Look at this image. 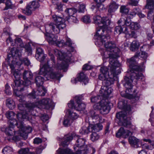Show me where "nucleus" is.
Masks as SVG:
<instances>
[{
	"label": "nucleus",
	"instance_id": "nucleus-1",
	"mask_svg": "<svg viewBox=\"0 0 154 154\" xmlns=\"http://www.w3.org/2000/svg\"><path fill=\"white\" fill-rule=\"evenodd\" d=\"M120 66V63L116 60H113L111 58L109 59L108 68L105 66L100 68V71L102 73L99 75V78L106 85V86H102L100 91V93L103 98H107L112 93V89L107 86L113 84L114 81L117 79V75L120 73L116 70V68Z\"/></svg>",
	"mask_w": 154,
	"mask_h": 154
},
{
	"label": "nucleus",
	"instance_id": "nucleus-12",
	"mask_svg": "<svg viewBox=\"0 0 154 154\" xmlns=\"http://www.w3.org/2000/svg\"><path fill=\"white\" fill-rule=\"evenodd\" d=\"M90 127L91 128V132H92L91 135V139L93 141H96L99 138V135L97 133L102 129L103 126L100 123L96 124L95 125H91Z\"/></svg>",
	"mask_w": 154,
	"mask_h": 154
},
{
	"label": "nucleus",
	"instance_id": "nucleus-30",
	"mask_svg": "<svg viewBox=\"0 0 154 154\" xmlns=\"http://www.w3.org/2000/svg\"><path fill=\"white\" fill-rule=\"evenodd\" d=\"M140 46L139 43L136 40L133 41L131 44L130 49L132 51H137Z\"/></svg>",
	"mask_w": 154,
	"mask_h": 154
},
{
	"label": "nucleus",
	"instance_id": "nucleus-5",
	"mask_svg": "<svg viewBox=\"0 0 154 154\" xmlns=\"http://www.w3.org/2000/svg\"><path fill=\"white\" fill-rule=\"evenodd\" d=\"M137 54L130 59L127 60V63L130 69V71L131 72L130 74V79L128 77H125V83L124 85L125 87L127 90L130 92L132 88V82H134L136 83L138 80H142L143 78V74L141 72H134V71H138L140 70V67L137 65L135 61V58L137 57Z\"/></svg>",
	"mask_w": 154,
	"mask_h": 154
},
{
	"label": "nucleus",
	"instance_id": "nucleus-49",
	"mask_svg": "<svg viewBox=\"0 0 154 154\" xmlns=\"http://www.w3.org/2000/svg\"><path fill=\"white\" fill-rule=\"evenodd\" d=\"M137 57H142L144 59H146L148 55L147 53H146L145 52L143 51H141V54H138V55H137Z\"/></svg>",
	"mask_w": 154,
	"mask_h": 154
},
{
	"label": "nucleus",
	"instance_id": "nucleus-46",
	"mask_svg": "<svg viewBox=\"0 0 154 154\" xmlns=\"http://www.w3.org/2000/svg\"><path fill=\"white\" fill-rule=\"evenodd\" d=\"M12 149L10 147L8 146L5 147L2 150L4 154H11Z\"/></svg>",
	"mask_w": 154,
	"mask_h": 154
},
{
	"label": "nucleus",
	"instance_id": "nucleus-39",
	"mask_svg": "<svg viewBox=\"0 0 154 154\" xmlns=\"http://www.w3.org/2000/svg\"><path fill=\"white\" fill-rule=\"evenodd\" d=\"M29 5L34 11L39 8L40 6L38 2L35 1H32Z\"/></svg>",
	"mask_w": 154,
	"mask_h": 154
},
{
	"label": "nucleus",
	"instance_id": "nucleus-22",
	"mask_svg": "<svg viewBox=\"0 0 154 154\" xmlns=\"http://www.w3.org/2000/svg\"><path fill=\"white\" fill-rule=\"evenodd\" d=\"M32 77V74L30 72L25 71L23 74V78L24 80V82L26 85L30 84L31 82L28 79H31Z\"/></svg>",
	"mask_w": 154,
	"mask_h": 154
},
{
	"label": "nucleus",
	"instance_id": "nucleus-63",
	"mask_svg": "<svg viewBox=\"0 0 154 154\" xmlns=\"http://www.w3.org/2000/svg\"><path fill=\"white\" fill-rule=\"evenodd\" d=\"M147 37L149 40L151 39L152 37V34L149 32H147Z\"/></svg>",
	"mask_w": 154,
	"mask_h": 154
},
{
	"label": "nucleus",
	"instance_id": "nucleus-44",
	"mask_svg": "<svg viewBox=\"0 0 154 154\" xmlns=\"http://www.w3.org/2000/svg\"><path fill=\"white\" fill-rule=\"evenodd\" d=\"M82 20L83 22L87 23L91 22L90 17L89 15H85L82 18Z\"/></svg>",
	"mask_w": 154,
	"mask_h": 154
},
{
	"label": "nucleus",
	"instance_id": "nucleus-55",
	"mask_svg": "<svg viewBox=\"0 0 154 154\" xmlns=\"http://www.w3.org/2000/svg\"><path fill=\"white\" fill-rule=\"evenodd\" d=\"M85 9V5L84 4L80 5L79 6V11L80 12H83Z\"/></svg>",
	"mask_w": 154,
	"mask_h": 154
},
{
	"label": "nucleus",
	"instance_id": "nucleus-42",
	"mask_svg": "<svg viewBox=\"0 0 154 154\" xmlns=\"http://www.w3.org/2000/svg\"><path fill=\"white\" fill-rule=\"evenodd\" d=\"M15 44L18 46H20L21 48L25 47L21 39L20 38H17L15 40Z\"/></svg>",
	"mask_w": 154,
	"mask_h": 154
},
{
	"label": "nucleus",
	"instance_id": "nucleus-32",
	"mask_svg": "<svg viewBox=\"0 0 154 154\" xmlns=\"http://www.w3.org/2000/svg\"><path fill=\"white\" fill-rule=\"evenodd\" d=\"M54 52L55 54L59 57L60 59L65 58L67 56L66 53L62 52L57 49L54 50Z\"/></svg>",
	"mask_w": 154,
	"mask_h": 154
},
{
	"label": "nucleus",
	"instance_id": "nucleus-13",
	"mask_svg": "<svg viewBox=\"0 0 154 154\" xmlns=\"http://www.w3.org/2000/svg\"><path fill=\"white\" fill-rule=\"evenodd\" d=\"M47 90L43 86L38 87L37 91L35 92L32 91L31 93L28 94V96L29 98L35 99L36 98V96H44L46 93Z\"/></svg>",
	"mask_w": 154,
	"mask_h": 154
},
{
	"label": "nucleus",
	"instance_id": "nucleus-11",
	"mask_svg": "<svg viewBox=\"0 0 154 154\" xmlns=\"http://www.w3.org/2000/svg\"><path fill=\"white\" fill-rule=\"evenodd\" d=\"M115 31L119 34L122 32L125 33L129 38H136L137 37V35L135 31L129 32L127 27L124 26H122V27L120 26H116L115 28Z\"/></svg>",
	"mask_w": 154,
	"mask_h": 154
},
{
	"label": "nucleus",
	"instance_id": "nucleus-41",
	"mask_svg": "<svg viewBox=\"0 0 154 154\" xmlns=\"http://www.w3.org/2000/svg\"><path fill=\"white\" fill-rule=\"evenodd\" d=\"M101 96L100 95H98L97 96L93 97L91 98V101L93 103H99V104L101 102Z\"/></svg>",
	"mask_w": 154,
	"mask_h": 154
},
{
	"label": "nucleus",
	"instance_id": "nucleus-54",
	"mask_svg": "<svg viewBox=\"0 0 154 154\" xmlns=\"http://www.w3.org/2000/svg\"><path fill=\"white\" fill-rule=\"evenodd\" d=\"M35 107V105L33 103H28L26 105V107L29 111H31Z\"/></svg>",
	"mask_w": 154,
	"mask_h": 154
},
{
	"label": "nucleus",
	"instance_id": "nucleus-9",
	"mask_svg": "<svg viewBox=\"0 0 154 154\" xmlns=\"http://www.w3.org/2000/svg\"><path fill=\"white\" fill-rule=\"evenodd\" d=\"M21 51H20L18 48H13L10 51V53L13 57H15V59H17L19 61H16V63L18 66L20 65L23 63L26 66H29L30 64L29 60L27 58H22L21 56Z\"/></svg>",
	"mask_w": 154,
	"mask_h": 154
},
{
	"label": "nucleus",
	"instance_id": "nucleus-19",
	"mask_svg": "<svg viewBox=\"0 0 154 154\" xmlns=\"http://www.w3.org/2000/svg\"><path fill=\"white\" fill-rule=\"evenodd\" d=\"M89 115L91 116L93 121V122H99L102 123L104 122L103 119L99 116L98 114L96 113L95 110H91L89 112Z\"/></svg>",
	"mask_w": 154,
	"mask_h": 154
},
{
	"label": "nucleus",
	"instance_id": "nucleus-24",
	"mask_svg": "<svg viewBox=\"0 0 154 154\" xmlns=\"http://www.w3.org/2000/svg\"><path fill=\"white\" fill-rule=\"evenodd\" d=\"M57 37L54 34H50L47 36V40L48 43L51 45H55L56 44Z\"/></svg>",
	"mask_w": 154,
	"mask_h": 154
},
{
	"label": "nucleus",
	"instance_id": "nucleus-51",
	"mask_svg": "<svg viewBox=\"0 0 154 154\" xmlns=\"http://www.w3.org/2000/svg\"><path fill=\"white\" fill-rule=\"evenodd\" d=\"M65 45V44L63 40H61L60 41H57V40L56 44H55V45L59 47H62Z\"/></svg>",
	"mask_w": 154,
	"mask_h": 154
},
{
	"label": "nucleus",
	"instance_id": "nucleus-43",
	"mask_svg": "<svg viewBox=\"0 0 154 154\" xmlns=\"http://www.w3.org/2000/svg\"><path fill=\"white\" fill-rule=\"evenodd\" d=\"M129 10L128 8L125 6H122L120 8V12L125 14H127L129 12Z\"/></svg>",
	"mask_w": 154,
	"mask_h": 154
},
{
	"label": "nucleus",
	"instance_id": "nucleus-21",
	"mask_svg": "<svg viewBox=\"0 0 154 154\" xmlns=\"http://www.w3.org/2000/svg\"><path fill=\"white\" fill-rule=\"evenodd\" d=\"M75 99L78 104V106L76 107V109L78 111H82L84 110L86 107L85 104L81 102L82 97L80 96H76Z\"/></svg>",
	"mask_w": 154,
	"mask_h": 154
},
{
	"label": "nucleus",
	"instance_id": "nucleus-56",
	"mask_svg": "<svg viewBox=\"0 0 154 154\" xmlns=\"http://www.w3.org/2000/svg\"><path fill=\"white\" fill-rule=\"evenodd\" d=\"M138 4V2L136 0H130L129 2V5L133 6H136Z\"/></svg>",
	"mask_w": 154,
	"mask_h": 154
},
{
	"label": "nucleus",
	"instance_id": "nucleus-31",
	"mask_svg": "<svg viewBox=\"0 0 154 154\" xmlns=\"http://www.w3.org/2000/svg\"><path fill=\"white\" fill-rule=\"evenodd\" d=\"M91 125H95L91 124L88 127L85 126H83L80 131V132L82 134H88L89 132H91V128L90 127Z\"/></svg>",
	"mask_w": 154,
	"mask_h": 154
},
{
	"label": "nucleus",
	"instance_id": "nucleus-14",
	"mask_svg": "<svg viewBox=\"0 0 154 154\" xmlns=\"http://www.w3.org/2000/svg\"><path fill=\"white\" fill-rule=\"evenodd\" d=\"M100 106V110L101 113L106 114L109 113L110 109V107L109 103L106 101V100L103 99L99 103Z\"/></svg>",
	"mask_w": 154,
	"mask_h": 154
},
{
	"label": "nucleus",
	"instance_id": "nucleus-61",
	"mask_svg": "<svg viewBox=\"0 0 154 154\" xmlns=\"http://www.w3.org/2000/svg\"><path fill=\"white\" fill-rule=\"evenodd\" d=\"M149 45H145L141 46L140 48V50L141 51H143L144 50H143V49L144 48V50L145 51H147L148 50L149 48Z\"/></svg>",
	"mask_w": 154,
	"mask_h": 154
},
{
	"label": "nucleus",
	"instance_id": "nucleus-59",
	"mask_svg": "<svg viewBox=\"0 0 154 154\" xmlns=\"http://www.w3.org/2000/svg\"><path fill=\"white\" fill-rule=\"evenodd\" d=\"M42 142V139L39 138H35L34 140L33 143L35 144H38Z\"/></svg>",
	"mask_w": 154,
	"mask_h": 154
},
{
	"label": "nucleus",
	"instance_id": "nucleus-34",
	"mask_svg": "<svg viewBox=\"0 0 154 154\" xmlns=\"http://www.w3.org/2000/svg\"><path fill=\"white\" fill-rule=\"evenodd\" d=\"M77 10L75 8H67L65 10V12L69 16V17L73 16L76 12Z\"/></svg>",
	"mask_w": 154,
	"mask_h": 154
},
{
	"label": "nucleus",
	"instance_id": "nucleus-62",
	"mask_svg": "<svg viewBox=\"0 0 154 154\" xmlns=\"http://www.w3.org/2000/svg\"><path fill=\"white\" fill-rule=\"evenodd\" d=\"M66 45H68L69 46H71L72 44L71 40L69 38H68L66 40Z\"/></svg>",
	"mask_w": 154,
	"mask_h": 154
},
{
	"label": "nucleus",
	"instance_id": "nucleus-26",
	"mask_svg": "<svg viewBox=\"0 0 154 154\" xmlns=\"http://www.w3.org/2000/svg\"><path fill=\"white\" fill-rule=\"evenodd\" d=\"M119 5L115 2H112L110 3L108 9L109 13L114 12L118 8Z\"/></svg>",
	"mask_w": 154,
	"mask_h": 154
},
{
	"label": "nucleus",
	"instance_id": "nucleus-6",
	"mask_svg": "<svg viewBox=\"0 0 154 154\" xmlns=\"http://www.w3.org/2000/svg\"><path fill=\"white\" fill-rule=\"evenodd\" d=\"M74 136L75 139H77L75 145L76 146L74 147L76 152L72 153L71 150L68 148L65 149L59 148L57 151L58 154H81L82 153V150L81 149H79V147L81 148V147L84 146L85 142V140L83 138H79L78 136H75L74 134H70L65 136L64 137V140L61 144L63 147L67 146L69 144V142L72 140Z\"/></svg>",
	"mask_w": 154,
	"mask_h": 154
},
{
	"label": "nucleus",
	"instance_id": "nucleus-37",
	"mask_svg": "<svg viewBox=\"0 0 154 154\" xmlns=\"http://www.w3.org/2000/svg\"><path fill=\"white\" fill-rule=\"evenodd\" d=\"M6 102L7 106L9 109H12L14 108L15 103L12 100L8 99L7 100Z\"/></svg>",
	"mask_w": 154,
	"mask_h": 154
},
{
	"label": "nucleus",
	"instance_id": "nucleus-47",
	"mask_svg": "<svg viewBox=\"0 0 154 154\" xmlns=\"http://www.w3.org/2000/svg\"><path fill=\"white\" fill-rule=\"evenodd\" d=\"M14 82L15 83V86H14L16 88L17 87L18 88H23L21 86H23L22 85H21V82L20 80V79H15L14 80Z\"/></svg>",
	"mask_w": 154,
	"mask_h": 154
},
{
	"label": "nucleus",
	"instance_id": "nucleus-64",
	"mask_svg": "<svg viewBox=\"0 0 154 154\" xmlns=\"http://www.w3.org/2000/svg\"><path fill=\"white\" fill-rule=\"evenodd\" d=\"M41 119L44 122H45L48 119V116H43L42 117Z\"/></svg>",
	"mask_w": 154,
	"mask_h": 154
},
{
	"label": "nucleus",
	"instance_id": "nucleus-38",
	"mask_svg": "<svg viewBox=\"0 0 154 154\" xmlns=\"http://www.w3.org/2000/svg\"><path fill=\"white\" fill-rule=\"evenodd\" d=\"M130 28L131 29L137 30L140 28V26L139 24L137 22H132V23L130 26Z\"/></svg>",
	"mask_w": 154,
	"mask_h": 154
},
{
	"label": "nucleus",
	"instance_id": "nucleus-35",
	"mask_svg": "<svg viewBox=\"0 0 154 154\" xmlns=\"http://www.w3.org/2000/svg\"><path fill=\"white\" fill-rule=\"evenodd\" d=\"M14 91V93L16 96L20 97L21 96V91L23 90V88H16L14 86H12Z\"/></svg>",
	"mask_w": 154,
	"mask_h": 154
},
{
	"label": "nucleus",
	"instance_id": "nucleus-52",
	"mask_svg": "<svg viewBox=\"0 0 154 154\" xmlns=\"http://www.w3.org/2000/svg\"><path fill=\"white\" fill-rule=\"evenodd\" d=\"M6 7L5 8L3 9L4 10H7L10 8H11V3L9 0H7L5 3Z\"/></svg>",
	"mask_w": 154,
	"mask_h": 154
},
{
	"label": "nucleus",
	"instance_id": "nucleus-8",
	"mask_svg": "<svg viewBox=\"0 0 154 154\" xmlns=\"http://www.w3.org/2000/svg\"><path fill=\"white\" fill-rule=\"evenodd\" d=\"M52 18L56 24L51 23L46 25L45 27L46 30L50 32L52 30L55 34H58L60 29H63L66 26L65 23V20L62 17L55 14L53 16Z\"/></svg>",
	"mask_w": 154,
	"mask_h": 154
},
{
	"label": "nucleus",
	"instance_id": "nucleus-25",
	"mask_svg": "<svg viewBox=\"0 0 154 154\" xmlns=\"http://www.w3.org/2000/svg\"><path fill=\"white\" fill-rule=\"evenodd\" d=\"M41 103L44 106L45 108L47 109H49L52 104V100L49 98L42 99L41 100Z\"/></svg>",
	"mask_w": 154,
	"mask_h": 154
},
{
	"label": "nucleus",
	"instance_id": "nucleus-17",
	"mask_svg": "<svg viewBox=\"0 0 154 154\" xmlns=\"http://www.w3.org/2000/svg\"><path fill=\"white\" fill-rule=\"evenodd\" d=\"M128 15H126V16L124 17L123 15H122V17L119 20L118 22V23L121 25L125 26H130L132 22H131V20L129 18Z\"/></svg>",
	"mask_w": 154,
	"mask_h": 154
},
{
	"label": "nucleus",
	"instance_id": "nucleus-57",
	"mask_svg": "<svg viewBox=\"0 0 154 154\" xmlns=\"http://www.w3.org/2000/svg\"><path fill=\"white\" fill-rule=\"evenodd\" d=\"M68 107L71 108L75 109L76 107L74 105V102L72 100H71L70 102L68 103Z\"/></svg>",
	"mask_w": 154,
	"mask_h": 154
},
{
	"label": "nucleus",
	"instance_id": "nucleus-3",
	"mask_svg": "<svg viewBox=\"0 0 154 154\" xmlns=\"http://www.w3.org/2000/svg\"><path fill=\"white\" fill-rule=\"evenodd\" d=\"M111 31L110 30H104L103 28H100L97 30L95 35L97 37V41L104 44L106 50L104 53L105 57L116 60L119 57V49L116 47L114 42H106V40L110 38V35Z\"/></svg>",
	"mask_w": 154,
	"mask_h": 154
},
{
	"label": "nucleus",
	"instance_id": "nucleus-2",
	"mask_svg": "<svg viewBox=\"0 0 154 154\" xmlns=\"http://www.w3.org/2000/svg\"><path fill=\"white\" fill-rule=\"evenodd\" d=\"M51 60H48L46 63L44 62L42 67L40 68L39 72L40 75H43L46 80L53 79L60 81L63 75L61 73L62 70L65 71L67 68V65L57 64L55 65V60L52 53L49 52Z\"/></svg>",
	"mask_w": 154,
	"mask_h": 154
},
{
	"label": "nucleus",
	"instance_id": "nucleus-15",
	"mask_svg": "<svg viewBox=\"0 0 154 154\" xmlns=\"http://www.w3.org/2000/svg\"><path fill=\"white\" fill-rule=\"evenodd\" d=\"M46 56L47 55L44 54L42 48H38L37 49L35 57L36 59L41 62L40 68L42 67L44 61Z\"/></svg>",
	"mask_w": 154,
	"mask_h": 154
},
{
	"label": "nucleus",
	"instance_id": "nucleus-20",
	"mask_svg": "<svg viewBox=\"0 0 154 154\" xmlns=\"http://www.w3.org/2000/svg\"><path fill=\"white\" fill-rule=\"evenodd\" d=\"M132 134V133L129 131L121 127L118 130V132L116 134V136L117 137L122 136L124 138H126Z\"/></svg>",
	"mask_w": 154,
	"mask_h": 154
},
{
	"label": "nucleus",
	"instance_id": "nucleus-33",
	"mask_svg": "<svg viewBox=\"0 0 154 154\" xmlns=\"http://www.w3.org/2000/svg\"><path fill=\"white\" fill-rule=\"evenodd\" d=\"M44 79V78L41 76H38L36 77L35 82L38 87L42 86Z\"/></svg>",
	"mask_w": 154,
	"mask_h": 154
},
{
	"label": "nucleus",
	"instance_id": "nucleus-48",
	"mask_svg": "<svg viewBox=\"0 0 154 154\" xmlns=\"http://www.w3.org/2000/svg\"><path fill=\"white\" fill-rule=\"evenodd\" d=\"M69 22L76 23L77 21V19L75 16H72L69 17L67 20Z\"/></svg>",
	"mask_w": 154,
	"mask_h": 154
},
{
	"label": "nucleus",
	"instance_id": "nucleus-29",
	"mask_svg": "<svg viewBox=\"0 0 154 154\" xmlns=\"http://www.w3.org/2000/svg\"><path fill=\"white\" fill-rule=\"evenodd\" d=\"M17 65L16 63L11 64V67L12 70V72L13 73V74L15 79H20V71L18 70L17 71H14V68L16 67Z\"/></svg>",
	"mask_w": 154,
	"mask_h": 154
},
{
	"label": "nucleus",
	"instance_id": "nucleus-28",
	"mask_svg": "<svg viewBox=\"0 0 154 154\" xmlns=\"http://www.w3.org/2000/svg\"><path fill=\"white\" fill-rule=\"evenodd\" d=\"M66 116H67L68 118L70 119L72 121L77 119L78 117L77 114L72 110H68L66 112Z\"/></svg>",
	"mask_w": 154,
	"mask_h": 154
},
{
	"label": "nucleus",
	"instance_id": "nucleus-50",
	"mask_svg": "<svg viewBox=\"0 0 154 154\" xmlns=\"http://www.w3.org/2000/svg\"><path fill=\"white\" fill-rule=\"evenodd\" d=\"M29 151V149L28 148H22L18 152L20 154H26Z\"/></svg>",
	"mask_w": 154,
	"mask_h": 154
},
{
	"label": "nucleus",
	"instance_id": "nucleus-4",
	"mask_svg": "<svg viewBox=\"0 0 154 154\" xmlns=\"http://www.w3.org/2000/svg\"><path fill=\"white\" fill-rule=\"evenodd\" d=\"M15 113L12 111H8L5 115L8 119L11 120L9 127L6 129V134L8 136H12L16 133L26 140L28 137V134L32 131L31 128L29 126L25 127L22 122H18L15 119H12Z\"/></svg>",
	"mask_w": 154,
	"mask_h": 154
},
{
	"label": "nucleus",
	"instance_id": "nucleus-16",
	"mask_svg": "<svg viewBox=\"0 0 154 154\" xmlns=\"http://www.w3.org/2000/svg\"><path fill=\"white\" fill-rule=\"evenodd\" d=\"M105 0H94L98 4L95 5H92L91 9L95 13L99 14L100 11L103 10V5L99 4L103 2Z\"/></svg>",
	"mask_w": 154,
	"mask_h": 154
},
{
	"label": "nucleus",
	"instance_id": "nucleus-58",
	"mask_svg": "<svg viewBox=\"0 0 154 154\" xmlns=\"http://www.w3.org/2000/svg\"><path fill=\"white\" fill-rule=\"evenodd\" d=\"M26 51L28 52L29 54H32V50L31 47L29 46H26L25 47Z\"/></svg>",
	"mask_w": 154,
	"mask_h": 154
},
{
	"label": "nucleus",
	"instance_id": "nucleus-60",
	"mask_svg": "<svg viewBox=\"0 0 154 154\" xmlns=\"http://www.w3.org/2000/svg\"><path fill=\"white\" fill-rule=\"evenodd\" d=\"M91 69V66L86 64L84 65L82 69L84 70H89Z\"/></svg>",
	"mask_w": 154,
	"mask_h": 154
},
{
	"label": "nucleus",
	"instance_id": "nucleus-18",
	"mask_svg": "<svg viewBox=\"0 0 154 154\" xmlns=\"http://www.w3.org/2000/svg\"><path fill=\"white\" fill-rule=\"evenodd\" d=\"M18 109L21 111H23L21 113H18L17 115V117L18 119V120H20L21 119H25L26 118L28 117V113H26V114H25V112L23 111L24 109V107L23 106V104L22 103H20L18 105Z\"/></svg>",
	"mask_w": 154,
	"mask_h": 154
},
{
	"label": "nucleus",
	"instance_id": "nucleus-36",
	"mask_svg": "<svg viewBox=\"0 0 154 154\" xmlns=\"http://www.w3.org/2000/svg\"><path fill=\"white\" fill-rule=\"evenodd\" d=\"M147 4L145 6V8L150 10H152L154 8V0H147Z\"/></svg>",
	"mask_w": 154,
	"mask_h": 154
},
{
	"label": "nucleus",
	"instance_id": "nucleus-45",
	"mask_svg": "<svg viewBox=\"0 0 154 154\" xmlns=\"http://www.w3.org/2000/svg\"><path fill=\"white\" fill-rule=\"evenodd\" d=\"M72 121L69 118H68L67 116H65V119L63 121V125L66 126H67L68 125H69L70 123L72 122Z\"/></svg>",
	"mask_w": 154,
	"mask_h": 154
},
{
	"label": "nucleus",
	"instance_id": "nucleus-40",
	"mask_svg": "<svg viewBox=\"0 0 154 154\" xmlns=\"http://www.w3.org/2000/svg\"><path fill=\"white\" fill-rule=\"evenodd\" d=\"M29 5H28L25 10H24L23 12L27 15H29L32 14V11H33Z\"/></svg>",
	"mask_w": 154,
	"mask_h": 154
},
{
	"label": "nucleus",
	"instance_id": "nucleus-7",
	"mask_svg": "<svg viewBox=\"0 0 154 154\" xmlns=\"http://www.w3.org/2000/svg\"><path fill=\"white\" fill-rule=\"evenodd\" d=\"M118 106L124 110L125 112L122 111L117 113L116 117L119 120V125H122L125 127L129 128L131 127V123L127 119L126 115L131 110V108L129 105H127L126 103H124L122 101L119 103Z\"/></svg>",
	"mask_w": 154,
	"mask_h": 154
},
{
	"label": "nucleus",
	"instance_id": "nucleus-23",
	"mask_svg": "<svg viewBox=\"0 0 154 154\" xmlns=\"http://www.w3.org/2000/svg\"><path fill=\"white\" fill-rule=\"evenodd\" d=\"M128 141L132 146L136 148L139 147V143H140L139 140L134 136L130 137L128 139Z\"/></svg>",
	"mask_w": 154,
	"mask_h": 154
},
{
	"label": "nucleus",
	"instance_id": "nucleus-53",
	"mask_svg": "<svg viewBox=\"0 0 154 154\" xmlns=\"http://www.w3.org/2000/svg\"><path fill=\"white\" fill-rule=\"evenodd\" d=\"M140 11V9L138 8H135L133 9L132 12L130 14V15L132 16L135 15L136 14H138V13Z\"/></svg>",
	"mask_w": 154,
	"mask_h": 154
},
{
	"label": "nucleus",
	"instance_id": "nucleus-27",
	"mask_svg": "<svg viewBox=\"0 0 154 154\" xmlns=\"http://www.w3.org/2000/svg\"><path fill=\"white\" fill-rule=\"evenodd\" d=\"M77 79L79 81L82 82L85 85H86L88 82V78L83 73H80L77 77Z\"/></svg>",
	"mask_w": 154,
	"mask_h": 154
},
{
	"label": "nucleus",
	"instance_id": "nucleus-10",
	"mask_svg": "<svg viewBox=\"0 0 154 154\" xmlns=\"http://www.w3.org/2000/svg\"><path fill=\"white\" fill-rule=\"evenodd\" d=\"M93 19L95 24L100 26V27H102L97 28V30L100 28H103L104 30H107L104 29L103 27H107L109 25L110 23V20L108 17H102L99 15H95L93 17Z\"/></svg>",
	"mask_w": 154,
	"mask_h": 154
}]
</instances>
